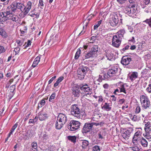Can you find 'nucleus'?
Returning a JSON list of instances; mask_svg holds the SVG:
<instances>
[{
    "instance_id": "nucleus-1",
    "label": "nucleus",
    "mask_w": 151,
    "mask_h": 151,
    "mask_svg": "<svg viewBox=\"0 0 151 151\" xmlns=\"http://www.w3.org/2000/svg\"><path fill=\"white\" fill-rule=\"evenodd\" d=\"M8 10L6 11L9 16H10L12 20L14 22H16L18 20V17L16 15L14 14V13L16 10V7L14 4H12L10 6L8 7Z\"/></svg>"
},
{
    "instance_id": "nucleus-2",
    "label": "nucleus",
    "mask_w": 151,
    "mask_h": 151,
    "mask_svg": "<svg viewBox=\"0 0 151 151\" xmlns=\"http://www.w3.org/2000/svg\"><path fill=\"white\" fill-rule=\"evenodd\" d=\"M81 110L77 105H73L71 106L70 113L72 115L78 118L81 117Z\"/></svg>"
},
{
    "instance_id": "nucleus-3",
    "label": "nucleus",
    "mask_w": 151,
    "mask_h": 151,
    "mask_svg": "<svg viewBox=\"0 0 151 151\" xmlns=\"http://www.w3.org/2000/svg\"><path fill=\"white\" fill-rule=\"evenodd\" d=\"M137 5H132L131 6H127L124 9V12L130 16H133L136 12Z\"/></svg>"
},
{
    "instance_id": "nucleus-4",
    "label": "nucleus",
    "mask_w": 151,
    "mask_h": 151,
    "mask_svg": "<svg viewBox=\"0 0 151 151\" xmlns=\"http://www.w3.org/2000/svg\"><path fill=\"white\" fill-rule=\"evenodd\" d=\"M80 126V123L78 121L72 120L68 126V128L70 131H74L78 129Z\"/></svg>"
},
{
    "instance_id": "nucleus-5",
    "label": "nucleus",
    "mask_w": 151,
    "mask_h": 151,
    "mask_svg": "<svg viewBox=\"0 0 151 151\" xmlns=\"http://www.w3.org/2000/svg\"><path fill=\"white\" fill-rule=\"evenodd\" d=\"M140 101L142 106L145 109L149 107L150 101L147 97L142 95L140 97Z\"/></svg>"
},
{
    "instance_id": "nucleus-6",
    "label": "nucleus",
    "mask_w": 151,
    "mask_h": 151,
    "mask_svg": "<svg viewBox=\"0 0 151 151\" xmlns=\"http://www.w3.org/2000/svg\"><path fill=\"white\" fill-rule=\"evenodd\" d=\"M142 130L141 129H139V130L135 133L132 140V142L134 145H137L138 144V140L140 138L142 134Z\"/></svg>"
},
{
    "instance_id": "nucleus-7",
    "label": "nucleus",
    "mask_w": 151,
    "mask_h": 151,
    "mask_svg": "<svg viewBox=\"0 0 151 151\" xmlns=\"http://www.w3.org/2000/svg\"><path fill=\"white\" fill-rule=\"evenodd\" d=\"M104 55L101 58V60L106 61L107 60H111L113 58V55L109 50H105L104 51Z\"/></svg>"
},
{
    "instance_id": "nucleus-8",
    "label": "nucleus",
    "mask_w": 151,
    "mask_h": 151,
    "mask_svg": "<svg viewBox=\"0 0 151 151\" xmlns=\"http://www.w3.org/2000/svg\"><path fill=\"white\" fill-rule=\"evenodd\" d=\"M109 21L110 24L112 26L116 25L118 22L119 20L118 17L115 14H114L111 16Z\"/></svg>"
},
{
    "instance_id": "nucleus-9",
    "label": "nucleus",
    "mask_w": 151,
    "mask_h": 151,
    "mask_svg": "<svg viewBox=\"0 0 151 151\" xmlns=\"http://www.w3.org/2000/svg\"><path fill=\"white\" fill-rule=\"evenodd\" d=\"M93 124V122L85 123L82 130V133H86L89 132L92 129L93 126L94 125Z\"/></svg>"
},
{
    "instance_id": "nucleus-10",
    "label": "nucleus",
    "mask_w": 151,
    "mask_h": 151,
    "mask_svg": "<svg viewBox=\"0 0 151 151\" xmlns=\"http://www.w3.org/2000/svg\"><path fill=\"white\" fill-rule=\"evenodd\" d=\"M122 39L115 35L113 36L112 45L116 47H118L120 45Z\"/></svg>"
},
{
    "instance_id": "nucleus-11",
    "label": "nucleus",
    "mask_w": 151,
    "mask_h": 151,
    "mask_svg": "<svg viewBox=\"0 0 151 151\" xmlns=\"http://www.w3.org/2000/svg\"><path fill=\"white\" fill-rule=\"evenodd\" d=\"M12 20L10 16H9L6 12H0V22H4L7 20Z\"/></svg>"
},
{
    "instance_id": "nucleus-12",
    "label": "nucleus",
    "mask_w": 151,
    "mask_h": 151,
    "mask_svg": "<svg viewBox=\"0 0 151 151\" xmlns=\"http://www.w3.org/2000/svg\"><path fill=\"white\" fill-rule=\"evenodd\" d=\"M72 94L75 97H78L81 94L80 88L76 86H73L72 88Z\"/></svg>"
},
{
    "instance_id": "nucleus-13",
    "label": "nucleus",
    "mask_w": 151,
    "mask_h": 151,
    "mask_svg": "<svg viewBox=\"0 0 151 151\" xmlns=\"http://www.w3.org/2000/svg\"><path fill=\"white\" fill-rule=\"evenodd\" d=\"M117 71V67L113 66L111 69L109 70L108 72V74L109 76H113L116 75Z\"/></svg>"
},
{
    "instance_id": "nucleus-14",
    "label": "nucleus",
    "mask_w": 151,
    "mask_h": 151,
    "mask_svg": "<svg viewBox=\"0 0 151 151\" xmlns=\"http://www.w3.org/2000/svg\"><path fill=\"white\" fill-rule=\"evenodd\" d=\"M58 120L60 121L63 123L65 124L67 121V118L65 115L62 113L59 114L57 118Z\"/></svg>"
},
{
    "instance_id": "nucleus-15",
    "label": "nucleus",
    "mask_w": 151,
    "mask_h": 151,
    "mask_svg": "<svg viewBox=\"0 0 151 151\" xmlns=\"http://www.w3.org/2000/svg\"><path fill=\"white\" fill-rule=\"evenodd\" d=\"M131 60V59L130 58L124 56L122 58L121 63L123 65H126L129 64Z\"/></svg>"
},
{
    "instance_id": "nucleus-16",
    "label": "nucleus",
    "mask_w": 151,
    "mask_h": 151,
    "mask_svg": "<svg viewBox=\"0 0 151 151\" xmlns=\"http://www.w3.org/2000/svg\"><path fill=\"white\" fill-rule=\"evenodd\" d=\"M38 117L40 121H44L48 118V115L45 112H41L39 113Z\"/></svg>"
},
{
    "instance_id": "nucleus-17",
    "label": "nucleus",
    "mask_w": 151,
    "mask_h": 151,
    "mask_svg": "<svg viewBox=\"0 0 151 151\" xmlns=\"http://www.w3.org/2000/svg\"><path fill=\"white\" fill-rule=\"evenodd\" d=\"M32 5V3L31 1H29L27 2L26 6H24V9L23 11L24 14H26L29 12L31 8Z\"/></svg>"
},
{
    "instance_id": "nucleus-18",
    "label": "nucleus",
    "mask_w": 151,
    "mask_h": 151,
    "mask_svg": "<svg viewBox=\"0 0 151 151\" xmlns=\"http://www.w3.org/2000/svg\"><path fill=\"white\" fill-rule=\"evenodd\" d=\"M111 105L110 103L106 102L101 107V109L107 111H109L111 109Z\"/></svg>"
},
{
    "instance_id": "nucleus-19",
    "label": "nucleus",
    "mask_w": 151,
    "mask_h": 151,
    "mask_svg": "<svg viewBox=\"0 0 151 151\" xmlns=\"http://www.w3.org/2000/svg\"><path fill=\"white\" fill-rule=\"evenodd\" d=\"M128 85L126 84H124L121 85L119 87L120 92H123L125 94L127 93V87Z\"/></svg>"
},
{
    "instance_id": "nucleus-20",
    "label": "nucleus",
    "mask_w": 151,
    "mask_h": 151,
    "mask_svg": "<svg viewBox=\"0 0 151 151\" xmlns=\"http://www.w3.org/2000/svg\"><path fill=\"white\" fill-rule=\"evenodd\" d=\"M64 124L60 121L58 120L57 119L55 124V128L57 129H60L62 127Z\"/></svg>"
},
{
    "instance_id": "nucleus-21",
    "label": "nucleus",
    "mask_w": 151,
    "mask_h": 151,
    "mask_svg": "<svg viewBox=\"0 0 151 151\" xmlns=\"http://www.w3.org/2000/svg\"><path fill=\"white\" fill-rule=\"evenodd\" d=\"M98 50L99 49L98 46L94 45L92 47L90 51H91V52H92L94 55V56L96 57L97 53L98 52Z\"/></svg>"
},
{
    "instance_id": "nucleus-22",
    "label": "nucleus",
    "mask_w": 151,
    "mask_h": 151,
    "mask_svg": "<svg viewBox=\"0 0 151 151\" xmlns=\"http://www.w3.org/2000/svg\"><path fill=\"white\" fill-rule=\"evenodd\" d=\"M14 5L16 6V8L20 9L21 11L23 12L24 9V6L22 4L20 3H14Z\"/></svg>"
},
{
    "instance_id": "nucleus-23",
    "label": "nucleus",
    "mask_w": 151,
    "mask_h": 151,
    "mask_svg": "<svg viewBox=\"0 0 151 151\" xmlns=\"http://www.w3.org/2000/svg\"><path fill=\"white\" fill-rule=\"evenodd\" d=\"M131 132L129 130H127L125 131L122 135L123 138L126 140L128 139L130 136Z\"/></svg>"
},
{
    "instance_id": "nucleus-24",
    "label": "nucleus",
    "mask_w": 151,
    "mask_h": 151,
    "mask_svg": "<svg viewBox=\"0 0 151 151\" xmlns=\"http://www.w3.org/2000/svg\"><path fill=\"white\" fill-rule=\"evenodd\" d=\"M125 33V32L124 29H120L117 32L115 35L122 39Z\"/></svg>"
},
{
    "instance_id": "nucleus-25",
    "label": "nucleus",
    "mask_w": 151,
    "mask_h": 151,
    "mask_svg": "<svg viewBox=\"0 0 151 151\" xmlns=\"http://www.w3.org/2000/svg\"><path fill=\"white\" fill-rule=\"evenodd\" d=\"M89 69L87 67L84 66H82L79 68V71L83 72L82 73H84L86 75L87 72L89 70Z\"/></svg>"
},
{
    "instance_id": "nucleus-26",
    "label": "nucleus",
    "mask_w": 151,
    "mask_h": 151,
    "mask_svg": "<svg viewBox=\"0 0 151 151\" xmlns=\"http://www.w3.org/2000/svg\"><path fill=\"white\" fill-rule=\"evenodd\" d=\"M144 129L145 132H150L151 130V123L148 122L145 124Z\"/></svg>"
},
{
    "instance_id": "nucleus-27",
    "label": "nucleus",
    "mask_w": 151,
    "mask_h": 151,
    "mask_svg": "<svg viewBox=\"0 0 151 151\" xmlns=\"http://www.w3.org/2000/svg\"><path fill=\"white\" fill-rule=\"evenodd\" d=\"M80 87L81 90L83 91L84 92H88L90 90V88L86 84L83 85L82 86H80Z\"/></svg>"
},
{
    "instance_id": "nucleus-28",
    "label": "nucleus",
    "mask_w": 151,
    "mask_h": 151,
    "mask_svg": "<svg viewBox=\"0 0 151 151\" xmlns=\"http://www.w3.org/2000/svg\"><path fill=\"white\" fill-rule=\"evenodd\" d=\"M18 126V124L17 123H16L12 127V128L11 129L10 132L8 134V137L7 138V139H6V140H7L8 138L10 137V136L11 134H12L13 132H14L15 129L17 128Z\"/></svg>"
},
{
    "instance_id": "nucleus-29",
    "label": "nucleus",
    "mask_w": 151,
    "mask_h": 151,
    "mask_svg": "<svg viewBox=\"0 0 151 151\" xmlns=\"http://www.w3.org/2000/svg\"><path fill=\"white\" fill-rule=\"evenodd\" d=\"M138 76V73L137 72H134L131 74L129 77V78L132 81H133L137 78Z\"/></svg>"
},
{
    "instance_id": "nucleus-30",
    "label": "nucleus",
    "mask_w": 151,
    "mask_h": 151,
    "mask_svg": "<svg viewBox=\"0 0 151 151\" xmlns=\"http://www.w3.org/2000/svg\"><path fill=\"white\" fill-rule=\"evenodd\" d=\"M40 57L38 56H37L35 59L34 61L32 66L33 67H35L36 65H37L39 62L40 61Z\"/></svg>"
},
{
    "instance_id": "nucleus-31",
    "label": "nucleus",
    "mask_w": 151,
    "mask_h": 151,
    "mask_svg": "<svg viewBox=\"0 0 151 151\" xmlns=\"http://www.w3.org/2000/svg\"><path fill=\"white\" fill-rule=\"evenodd\" d=\"M0 35L4 38H5L7 37V34L5 30L1 28H0Z\"/></svg>"
},
{
    "instance_id": "nucleus-32",
    "label": "nucleus",
    "mask_w": 151,
    "mask_h": 151,
    "mask_svg": "<svg viewBox=\"0 0 151 151\" xmlns=\"http://www.w3.org/2000/svg\"><path fill=\"white\" fill-rule=\"evenodd\" d=\"M141 143L144 147H147L148 145V142L144 138H142L141 141Z\"/></svg>"
},
{
    "instance_id": "nucleus-33",
    "label": "nucleus",
    "mask_w": 151,
    "mask_h": 151,
    "mask_svg": "<svg viewBox=\"0 0 151 151\" xmlns=\"http://www.w3.org/2000/svg\"><path fill=\"white\" fill-rule=\"evenodd\" d=\"M64 79V77L60 76L57 79L56 83L54 84V86L55 87L57 86Z\"/></svg>"
},
{
    "instance_id": "nucleus-34",
    "label": "nucleus",
    "mask_w": 151,
    "mask_h": 151,
    "mask_svg": "<svg viewBox=\"0 0 151 151\" xmlns=\"http://www.w3.org/2000/svg\"><path fill=\"white\" fill-rule=\"evenodd\" d=\"M82 148L83 149H85L88 145L89 143L88 141L84 140L82 142Z\"/></svg>"
},
{
    "instance_id": "nucleus-35",
    "label": "nucleus",
    "mask_w": 151,
    "mask_h": 151,
    "mask_svg": "<svg viewBox=\"0 0 151 151\" xmlns=\"http://www.w3.org/2000/svg\"><path fill=\"white\" fill-rule=\"evenodd\" d=\"M68 139L70 140L72 142L75 143L76 142V137L74 136H69L68 137Z\"/></svg>"
},
{
    "instance_id": "nucleus-36",
    "label": "nucleus",
    "mask_w": 151,
    "mask_h": 151,
    "mask_svg": "<svg viewBox=\"0 0 151 151\" xmlns=\"http://www.w3.org/2000/svg\"><path fill=\"white\" fill-rule=\"evenodd\" d=\"M95 57L94 55L92 52H91V51H90L89 52L86 54L85 55L86 58H88L91 57Z\"/></svg>"
},
{
    "instance_id": "nucleus-37",
    "label": "nucleus",
    "mask_w": 151,
    "mask_h": 151,
    "mask_svg": "<svg viewBox=\"0 0 151 151\" xmlns=\"http://www.w3.org/2000/svg\"><path fill=\"white\" fill-rule=\"evenodd\" d=\"M45 99H42L40 101V103L38 104V107H41L45 105Z\"/></svg>"
},
{
    "instance_id": "nucleus-38",
    "label": "nucleus",
    "mask_w": 151,
    "mask_h": 151,
    "mask_svg": "<svg viewBox=\"0 0 151 151\" xmlns=\"http://www.w3.org/2000/svg\"><path fill=\"white\" fill-rule=\"evenodd\" d=\"M97 98H98V102L99 104H101L104 101V99L102 96H99L97 97Z\"/></svg>"
},
{
    "instance_id": "nucleus-39",
    "label": "nucleus",
    "mask_w": 151,
    "mask_h": 151,
    "mask_svg": "<svg viewBox=\"0 0 151 151\" xmlns=\"http://www.w3.org/2000/svg\"><path fill=\"white\" fill-rule=\"evenodd\" d=\"M150 132H145V137L148 140L150 139H151V135L150 134Z\"/></svg>"
},
{
    "instance_id": "nucleus-40",
    "label": "nucleus",
    "mask_w": 151,
    "mask_h": 151,
    "mask_svg": "<svg viewBox=\"0 0 151 151\" xmlns=\"http://www.w3.org/2000/svg\"><path fill=\"white\" fill-rule=\"evenodd\" d=\"M81 50L80 49H78L77 50V51L76 53L75 56V58L76 59H78L79 58L80 55V54Z\"/></svg>"
},
{
    "instance_id": "nucleus-41",
    "label": "nucleus",
    "mask_w": 151,
    "mask_h": 151,
    "mask_svg": "<svg viewBox=\"0 0 151 151\" xmlns=\"http://www.w3.org/2000/svg\"><path fill=\"white\" fill-rule=\"evenodd\" d=\"M24 137L25 139H28L30 137V134L28 131L26 133L24 134Z\"/></svg>"
},
{
    "instance_id": "nucleus-42",
    "label": "nucleus",
    "mask_w": 151,
    "mask_h": 151,
    "mask_svg": "<svg viewBox=\"0 0 151 151\" xmlns=\"http://www.w3.org/2000/svg\"><path fill=\"white\" fill-rule=\"evenodd\" d=\"M133 147H130L132 150L134 151H139L140 149L138 147L137 145H135Z\"/></svg>"
},
{
    "instance_id": "nucleus-43",
    "label": "nucleus",
    "mask_w": 151,
    "mask_h": 151,
    "mask_svg": "<svg viewBox=\"0 0 151 151\" xmlns=\"http://www.w3.org/2000/svg\"><path fill=\"white\" fill-rule=\"evenodd\" d=\"M93 151H100V148L98 145H95L92 148Z\"/></svg>"
},
{
    "instance_id": "nucleus-44",
    "label": "nucleus",
    "mask_w": 151,
    "mask_h": 151,
    "mask_svg": "<svg viewBox=\"0 0 151 151\" xmlns=\"http://www.w3.org/2000/svg\"><path fill=\"white\" fill-rule=\"evenodd\" d=\"M32 148L34 150L37 149V145L36 142H34L32 144Z\"/></svg>"
},
{
    "instance_id": "nucleus-45",
    "label": "nucleus",
    "mask_w": 151,
    "mask_h": 151,
    "mask_svg": "<svg viewBox=\"0 0 151 151\" xmlns=\"http://www.w3.org/2000/svg\"><path fill=\"white\" fill-rule=\"evenodd\" d=\"M55 93H53L52 94L51 96H50L49 101L50 102H52L53 101L54 99L55 98Z\"/></svg>"
},
{
    "instance_id": "nucleus-46",
    "label": "nucleus",
    "mask_w": 151,
    "mask_h": 151,
    "mask_svg": "<svg viewBox=\"0 0 151 151\" xmlns=\"http://www.w3.org/2000/svg\"><path fill=\"white\" fill-rule=\"evenodd\" d=\"M37 118L36 116L34 119H30L29 120V123H35L37 121Z\"/></svg>"
},
{
    "instance_id": "nucleus-47",
    "label": "nucleus",
    "mask_w": 151,
    "mask_h": 151,
    "mask_svg": "<svg viewBox=\"0 0 151 151\" xmlns=\"http://www.w3.org/2000/svg\"><path fill=\"white\" fill-rule=\"evenodd\" d=\"M102 22V20H100L98 22V23L94 26V30L96 29L100 25Z\"/></svg>"
},
{
    "instance_id": "nucleus-48",
    "label": "nucleus",
    "mask_w": 151,
    "mask_h": 151,
    "mask_svg": "<svg viewBox=\"0 0 151 151\" xmlns=\"http://www.w3.org/2000/svg\"><path fill=\"white\" fill-rule=\"evenodd\" d=\"M5 51L6 50L4 47L0 45V54L5 52Z\"/></svg>"
},
{
    "instance_id": "nucleus-49",
    "label": "nucleus",
    "mask_w": 151,
    "mask_h": 151,
    "mask_svg": "<svg viewBox=\"0 0 151 151\" xmlns=\"http://www.w3.org/2000/svg\"><path fill=\"white\" fill-rule=\"evenodd\" d=\"M129 1L130 4H132V5H137V1L136 0H129Z\"/></svg>"
},
{
    "instance_id": "nucleus-50",
    "label": "nucleus",
    "mask_w": 151,
    "mask_h": 151,
    "mask_svg": "<svg viewBox=\"0 0 151 151\" xmlns=\"http://www.w3.org/2000/svg\"><path fill=\"white\" fill-rule=\"evenodd\" d=\"M20 48L19 47H17L14 49V52H15V55L17 54L20 50Z\"/></svg>"
},
{
    "instance_id": "nucleus-51",
    "label": "nucleus",
    "mask_w": 151,
    "mask_h": 151,
    "mask_svg": "<svg viewBox=\"0 0 151 151\" xmlns=\"http://www.w3.org/2000/svg\"><path fill=\"white\" fill-rule=\"evenodd\" d=\"M15 89V84L11 86L10 87V91L11 92H13L14 91Z\"/></svg>"
},
{
    "instance_id": "nucleus-52",
    "label": "nucleus",
    "mask_w": 151,
    "mask_h": 151,
    "mask_svg": "<svg viewBox=\"0 0 151 151\" xmlns=\"http://www.w3.org/2000/svg\"><path fill=\"white\" fill-rule=\"evenodd\" d=\"M78 77L79 79L82 80L84 78V76L85 75L84 74V73L82 74H78Z\"/></svg>"
},
{
    "instance_id": "nucleus-53",
    "label": "nucleus",
    "mask_w": 151,
    "mask_h": 151,
    "mask_svg": "<svg viewBox=\"0 0 151 151\" xmlns=\"http://www.w3.org/2000/svg\"><path fill=\"white\" fill-rule=\"evenodd\" d=\"M144 22L148 23L149 26L151 27V17L149 19H147Z\"/></svg>"
},
{
    "instance_id": "nucleus-54",
    "label": "nucleus",
    "mask_w": 151,
    "mask_h": 151,
    "mask_svg": "<svg viewBox=\"0 0 151 151\" xmlns=\"http://www.w3.org/2000/svg\"><path fill=\"white\" fill-rule=\"evenodd\" d=\"M94 125L96 126H97L99 125L102 126L104 124V123L103 122H101L100 123L93 122Z\"/></svg>"
},
{
    "instance_id": "nucleus-55",
    "label": "nucleus",
    "mask_w": 151,
    "mask_h": 151,
    "mask_svg": "<svg viewBox=\"0 0 151 151\" xmlns=\"http://www.w3.org/2000/svg\"><path fill=\"white\" fill-rule=\"evenodd\" d=\"M56 78V76H55L54 77H52V78H51L50 80L48 81V83L49 84H50L52 82V81L55 80Z\"/></svg>"
},
{
    "instance_id": "nucleus-56",
    "label": "nucleus",
    "mask_w": 151,
    "mask_h": 151,
    "mask_svg": "<svg viewBox=\"0 0 151 151\" xmlns=\"http://www.w3.org/2000/svg\"><path fill=\"white\" fill-rule=\"evenodd\" d=\"M146 90L149 93H151V84L149 85V87L147 88Z\"/></svg>"
},
{
    "instance_id": "nucleus-57",
    "label": "nucleus",
    "mask_w": 151,
    "mask_h": 151,
    "mask_svg": "<svg viewBox=\"0 0 151 151\" xmlns=\"http://www.w3.org/2000/svg\"><path fill=\"white\" fill-rule=\"evenodd\" d=\"M119 92H120L119 87V88H117L114 91V93L115 94H117L119 93Z\"/></svg>"
},
{
    "instance_id": "nucleus-58",
    "label": "nucleus",
    "mask_w": 151,
    "mask_h": 151,
    "mask_svg": "<svg viewBox=\"0 0 151 151\" xmlns=\"http://www.w3.org/2000/svg\"><path fill=\"white\" fill-rule=\"evenodd\" d=\"M127 0H117V1L120 4H122L125 2Z\"/></svg>"
},
{
    "instance_id": "nucleus-59",
    "label": "nucleus",
    "mask_w": 151,
    "mask_h": 151,
    "mask_svg": "<svg viewBox=\"0 0 151 151\" xmlns=\"http://www.w3.org/2000/svg\"><path fill=\"white\" fill-rule=\"evenodd\" d=\"M140 109L139 107L137 106L135 112L136 113H139L140 111Z\"/></svg>"
},
{
    "instance_id": "nucleus-60",
    "label": "nucleus",
    "mask_w": 151,
    "mask_h": 151,
    "mask_svg": "<svg viewBox=\"0 0 151 151\" xmlns=\"http://www.w3.org/2000/svg\"><path fill=\"white\" fill-rule=\"evenodd\" d=\"M39 5L41 6H44V4L42 0H40Z\"/></svg>"
},
{
    "instance_id": "nucleus-61",
    "label": "nucleus",
    "mask_w": 151,
    "mask_h": 151,
    "mask_svg": "<svg viewBox=\"0 0 151 151\" xmlns=\"http://www.w3.org/2000/svg\"><path fill=\"white\" fill-rule=\"evenodd\" d=\"M98 136H99V138L100 139H103V137L101 135V132H99L98 133Z\"/></svg>"
},
{
    "instance_id": "nucleus-62",
    "label": "nucleus",
    "mask_w": 151,
    "mask_h": 151,
    "mask_svg": "<svg viewBox=\"0 0 151 151\" xmlns=\"http://www.w3.org/2000/svg\"><path fill=\"white\" fill-rule=\"evenodd\" d=\"M51 85L50 84H48L46 88V90H47V91H49L50 90V88H51Z\"/></svg>"
},
{
    "instance_id": "nucleus-63",
    "label": "nucleus",
    "mask_w": 151,
    "mask_h": 151,
    "mask_svg": "<svg viewBox=\"0 0 151 151\" xmlns=\"http://www.w3.org/2000/svg\"><path fill=\"white\" fill-rule=\"evenodd\" d=\"M125 101V100L124 99H120L119 100V102L120 104H122Z\"/></svg>"
},
{
    "instance_id": "nucleus-64",
    "label": "nucleus",
    "mask_w": 151,
    "mask_h": 151,
    "mask_svg": "<svg viewBox=\"0 0 151 151\" xmlns=\"http://www.w3.org/2000/svg\"><path fill=\"white\" fill-rule=\"evenodd\" d=\"M42 137L44 139H47L48 138V135L45 134L43 135Z\"/></svg>"
}]
</instances>
